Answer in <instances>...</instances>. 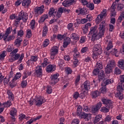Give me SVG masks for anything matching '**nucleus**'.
I'll use <instances>...</instances> for the list:
<instances>
[{"mask_svg": "<svg viewBox=\"0 0 124 124\" xmlns=\"http://www.w3.org/2000/svg\"><path fill=\"white\" fill-rule=\"evenodd\" d=\"M106 44H107L108 46L104 52L106 55H108L109 54H110V53L108 52V51L109 50H110V49H112V48H113V45L112 44V41H110L109 40H107L106 41Z\"/></svg>", "mask_w": 124, "mask_h": 124, "instance_id": "nucleus-8", "label": "nucleus"}, {"mask_svg": "<svg viewBox=\"0 0 124 124\" xmlns=\"http://www.w3.org/2000/svg\"><path fill=\"white\" fill-rule=\"evenodd\" d=\"M48 64H49V60L47 58H45L43 62L42 63V65L43 67H46Z\"/></svg>", "mask_w": 124, "mask_h": 124, "instance_id": "nucleus-40", "label": "nucleus"}, {"mask_svg": "<svg viewBox=\"0 0 124 124\" xmlns=\"http://www.w3.org/2000/svg\"><path fill=\"white\" fill-rule=\"evenodd\" d=\"M29 15L27 13H25L24 11H21L18 14V16H16L15 14H13L10 16V19L11 20H14L15 19V22L18 24L22 20L23 22L26 23L27 20H28Z\"/></svg>", "mask_w": 124, "mask_h": 124, "instance_id": "nucleus-2", "label": "nucleus"}, {"mask_svg": "<svg viewBox=\"0 0 124 124\" xmlns=\"http://www.w3.org/2000/svg\"><path fill=\"white\" fill-rule=\"evenodd\" d=\"M32 36V33H31V29H27L26 31V37L27 38H31Z\"/></svg>", "mask_w": 124, "mask_h": 124, "instance_id": "nucleus-35", "label": "nucleus"}, {"mask_svg": "<svg viewBox=\"0 0 124 124\" xmlns=\"http://www.w3.org/2000/svg\"><path fill=\"white\" fill-rule=\"evenodd\" d=\"M31 0H23L22 1V6H24V7H29V6H31Z\"/></svg>", "mask_w": 124, "mask_h": 124, "instance_id": "nucleus-19", "label": "nucleus"}, {"mask_svg": "<svg viewBox=\"0 0 124 124\" xmlns=\"http://www.w3.org/2000/svg\"><path fill=\"white\" fill-rule=\"evenodd\" d=\"M77 0H64L62 2L63 6L64 7H67V6H70V5H72L74 3H76Z\"/></svg>", "mask_w": 124, "mask_h": 124, "instance_id": "nucleus-11", "label": "nucleus"}, {"mask_svg": "<svg viewBox=\"0 0 124 124\" xmlns=\"http://www.w3.org/2000/svg\"><path fill=\"white\" fill-rule=\"evenodd\" d=\"M7 93L10 100L13 101V100H14V94L13 93H12V92H11L10 90H8Z\"/></svg>", "mask_w": 124, "mask_h": 124, "instance_id": "nucleus-22", "label": "nucleus"}, {"mask_svg": "<svg viewBox=\"0 0 124 124\" xmlns=\"http://www.w3.org/2000/svg\"><path fill=\"white\" fill-rule=\"evenodd\" d=\"M24 57H25L24 53H22L21 55H20V54L19 53H16L15 54L14 59L15 61H16V60H18L17 62L18 63H21V62H22V61H23V59H24Z\"/></svg>", "mask_w": 124, "mask_h": 124, "instance_id": "nucleus-12", "label": "nucleus"}, {"mask_svg": "<svg viewBox=\"0 0 124 124\" xmlns=\"http://www.w3.org/2000/svg\"><path fill=\"white\" fill-rule=\"evenodd\" d=\"M11 31L12 30L10 28H8L6 31V33L4 34L3 36H5V35H8L9 34H10L11 33Z\"/></svg>", "mask_w": 124, "mask_h": 124, "instance_id": "nucleus-59", "label": "nucleus"}, {"mask_svg": "<svg viewBox=\"0 0 124 124\" xmlns=\"http://www.w3.org/2000/svg\"><path fill=\"white\" fill-rule=\"evenodd\" d=\"M112 68H111V67H109V65H107L105 69L106 73H107L108 74L111 73V72H112Z\"/></svg>", "mask_w": 124, "mask_h": 124, "instance_id": "nucleus-44", "label": "nucleus"}, {"mask_svg": "<svg viewBox=\"0 0 124 124\" xmlns=\"http://www.w3.org/2000/svg\"><path fill=\"white\" fill-rule=\"evenodd\" d=\"M101 103H98L96 105H94L92 108V113L93 114H96L98 112V110L101 108Z\"/></svg>", "mask_w": 124, "mask_h": 124, "instance_id": "nucleus-15", "label": "nucleus"}, {"mask_svg": "<svg viewBox=\"0 0 124 124\" xmlns=\"http://www.w3.org/2000/svg\"><path fill=\"white\" fill-rule=\"evenodd\" d=\"M49 44H50V41H49V39H46L43 43V46L45 47H47Z\"/></svg>", "mask_w": 124, "mask_h": 124, "instance_id": "nucleus-45", "label": "nucleus"}, {"mask_svg": "<svg viewBox=\"0 0 124 124\" xmlns=\"http://www.w3.org/2000/svg\"><path fill=\"white\" fill-rule=\"evenodd\" d=\"M82 113V106H79L78 108L77 115L78 116Z\"/></svg>", "mask_w": 124, "mask_h": 124, "instance_id": "nucleus-53", "label": "nucleus"}, {"mask_svg": "<svg viewBox=\"0 0 124 124\" xmlns=\"http://www.w3.org/2000/svg\"><path fill=\"white\" fill-rule=\"evenodd\" d=\"M14 49V48L13 47V46H9L7 48V52H12Z\"/></svg>", "mask_w": 124, "mask_h": 124, "instance_id": "nucleus-62", "label": "nucleus"}, {"mask_svg": "<svg viewBox=\"0 0 124 124\" xmlns=\"http://www.w3.org/2000/svg\"><path fill=\"white\" fill-rule=\"evenodd\" d=\"M118 66L121 68V69H124V60H120L118 62Z\"/></svg>", "mask_w": 124, "mask_h": 124, "instance_id": "nucleus-30", "label": "nucleus"}, {"mask_svg": "<svg viewBox=\"0 0 124 124\" xmlns=\"http://www.w3.org/2000/svg\"><path fill=\"white\" fill-rule=\"evenodd\" d=\"M38 59L37 56H31V59L27 62V63H30L31 62H36Z\"/></svg>", "mask_w": 124, "mask_h": 124, "instance_id": "nucleus-31", "label": "nucleus"}, {"mask_svg": "<svg viewBox=\"0 0 124 124\" xmlns=\"http://www.w3.org/2000/svg\"><path fill=\"white\" fill-rule=\"evenodd\" d=\"M47 72L50 73L56 70V65H49L46 67Z\"/></svg>", "mask_w": 124, "mask_h": 124, "instance_id": "nucleus-18", "label": "nucleus"}, {"mask_svg": "<svg viewBox=\"0 0 124 124\" xmlns=\"http://www.w3.org/2000/svg\"><path fill=\"white\" fill-rule=\"evenodd\" d=\"M124 7V5L123 4H119L117 6V10H118V11H122Z\"/></svg>", "mask_w": 124, "mask_h": 124, "instance_id": "nucleus-61", "label": "nucleus"}, {"mask_svg": "<svg viewBox=\"0 0 124 124\" xmlns=\"http://www.w3.org/2000/svg\"><path fill=\"white\" fill-rule=\"evenodd\" d=\"M46 92L49 94H50V93H52V87H51V86H47Z\"/></svg>", "mask_w": 124, "mask_h": 124, "instance_id": "nucleus-60", "label": "nucleus"}, {"mask_svg": "<svg viewBox=\"0 0 124 124\" xmlns=\"http://www.w3.org/2000/svg\"><path fill=\"white\" fill-rule=\"evenodd\" d=\"M118 92H122L124 91V85L123 83H119L117 87Z\"/></svg>", "mask_w": 124, "mask_h": 124, "instance_id": "nucleus-26", "label": "nucleus"}, {"mask_svg": "<svg viewBox=\"0 0 124 124\" xmlns=\"http://www.w3.org/2000/svg\"><path fill=\"white\" fill-rule=\"evenodd\" d=\"M80 124V120L78 119H73L71 122V124Z\"/></svg>", "mask_w": 124, "mask_h": 124, "instance_id": "nucleus-55", "label": "nucleus"}, {"mask_svg": "<svg viewBox=\"0 0 124 124\" xmlns=\"http://www.w3.org/2000/svg\"><path fill=\"white\" fill-rule=\"evenodd\" d=\"M21 42H22V39H21L20 38H18L16 39L15 41V46H16V47H20Z\"/></svg>", "mask_w": 124, "mask_h": 124, "instance_id": "nucleus-29", "label": "nucleus"}, {"mask_svg": "<svg viewBox=\"0 0 124 124\" xmlns=\"http://www.w3.org/2000/svg\"><path fill=\"white\" fill-rule=\"evenodd\" d=\"M98 94H99V92L97 91L92 92L91 93V95L92 96L93 98H95V97H97Z\"/></svg>", "mask_w": 124, "mask_h": 124, "instance_id": "nucleus-33", "label": "nucleus"}, {"mask_svg": "<svg viewBox=\"0 0 124 124\" xmlns=\"http://www.w3.org/2000/svg\"><path fill=\"white\" fill-rule=\"evenodd\" d=\"M58 11L54 8H50L48 12V15L50 17H54L55 19H58L57 16H58Z\"/></svg>", "mask_w": 124, "mask_h": 124, "instance_id": "nucleus-7", "label": "nucleus"}, {"mask_svg": "<svg viewBox=\"0 0 124 124\" xmlns=\"http://www.w3.org/2000/svg\"><path fill=\"white\" fill-rule=\"evenodd\" d=\"M95 67V68H97L98 69H102V68H103V66L102 65V62H101V61H98Z\"/></svg>", "mask_w": 124, "mask_h": 124, "instance_id": "nucleus-28", "label": "nucleus"}, {"mask_svg": "<svg viewBox=\"0 0 124 124\" xmlns=\"http://www.w3.org/2000/svg\"><path fill=\"white\" fill-rule=\"evenodd\" d=\"M107 65H108L109 67L113 68L116 65V63L115 61L113 60H110L109 61Z\"/></svg>", "mask_w": 124, "mask_h": 124, "instance_id": "nucleus-37", "label": "nucleus"}, {"mask_svg": "<svg viewBox=\"0 0 124 124\" xmlns=\"http://www.w3.org/2000/svg\"><path fill=\"white\" fill-rule=\"evenodd\" d=\"M101 118H102V116L101 115H97L93 120L94 124L98 123V122L100 121Z\"/></svg>", "mask_w": 124, "mask_h": 124, "instance_id": "nucleus-32", "label": "nucleus"}, {"mask_svg": "<svg viewBox=\"0 0 124 124\" xmlns=\"http://www.w3.org/2000/svg\"><path fill=\"white\" fill-rule=\"evenodd\" d=\"M35 26V20L33 19L31 21L30 23V27L32 30H33V29H34Z\"/></svg>", "mask_w": 124, "mask_h": 124, "instance_id": "nucleus-51", "label": "nucleus"}, {"mask_svg": "<svg viewBox=\"0 0 124 124\" xmlns=\"http://www.w3.org/2000/svg\"><path fill=\"white\" fill-rule=\"evenodd\" d=\"M58 39H59V40H62V39H64L66 37V35H61V34H58Z\"/></svg>", "mask_w": 124, "mask_h": 124, "instance_id": "nucleus-58", "label": "nucleus"}, {"mask_svg": "<svg viewBox=\"0 0 124 124\" xmlns=\"http://www.w3.org/2000/svg\"><path fill=\"white\" fill-rule=\"evenodd\" d=\"M10 115L12 116V119L13 122H15V116H16L17 115V109L16 108H11L10 112Z\"/></svg>", "mask_w": 124, "mask_h": 124, "instance_id": "nucleus-17", "label": "nucleus"}, {"mask_svg": "<svg viewBox=\"0 0 124 124\" xmlns=\"http://www.w3.org/2000/svg\"><path fill=\"white\" fill-rule=\"evenodd\" d=\"M21 76H22V75H21V73H17L16 74L15 78L12 80V82L14 84H11V86L12 88H14V87H15V81H16V80H18V79H20V78H21Z\"/></svg>", "mask_w": 124, "mask_h": 124, "instance_id": "nucleus-16", "label": "nucleus"}, {"mask_svg": "<svg viewBox=\"0 0 124 124\" xmlns=\"http://www.w3.org/2000/svg\"><path fill=\"white\" fill-rule=\"evenodd\" d=\"M59 53V47L58 46H53L50 49V58L51 60H55L56 55Z\"/></svg>", "mask_w": 124, "mask_h": 124, "instance_id": "nucleus-5", "label": "nucleus"}, {"mask_svg": "<svg viewBox=\"0 0 124 124\" xmlns=\"http://www.w3.org/2000/svg\"><path fill=\"white\" fill-rule=\"evenodd\" d=\"M48 32V27L47 26H45L43 27V36H46L47 33Z\"/></svg>", "mask_w": 124, "mask_h": 124, "instance_id": "nucleus-41", "label": "nucleus"}, {"mask_svg": "<svg viewBox=\"0 0 124 124\" xmlns=\"http://www.w3.org/2000/svg\"><path fill=\"white\" fill-rule=\"evenodd\" d=\"M80 14H81V15H86V14H88V10H87L86 8H81L79 10Z\"/></svg>", "mask_w": 124, "mask_h": 124, "instance_id": "nucleus-39", "label": "nucleus"}, {"mask_svg": "<svg viewBox=\"0 0 124 124\" xmlns=\"http://www.w3.org/2000/svg\"><path fill=\"white\" fill-rule=\"evenodd\" d=\"M33 102L34 105L39 107L42 105L43 103L46 102V100L42 96L36 97L33 99Z\"/></svg>", "mask_w": 124, "mask_h": 124, "instance_id": "nucleus-4", "label": "nucleus"}, {"mask_svg": "<svg viewBox=\"0 0 124 124\" xmlns=\"http://www.w3.org/2000/svg\"><path fill=\"white\" fill-rule=\"evenodd\" d=\"M35 75L37 77H41L42 76V67L41 66H37L35 69Z\"/></svg>", "mask_w": 124, "mask_h": 124, "instance_id": "nucleus-13", "label": "nucleus"}, {"mask_svg": "<svg viewBox=\"0 0 124 124\" xmlns=\"http://www.w3.org/2000/svg\"><path fill=\"white\" fill-rule=\"evenodd\" d=\"M105 75H104V71H101L99 75H98L99 79H103Z\"/></svg>", "mask_w": 124, "mask_h": 124, "instance_id": "nucleus-57", "label": "nucleus"}, {"mask_svg": "<svg viewBox=\"0 0 124 124\" xmlns=\"http://www.w3.org/2000/svg\"><path fill=\"white\" fill-rule=\"evenodd\" d=\"M110 108L104 107L101 108V112H104V113H108V112H109V109Z\"/></svg>", "mask_w": 124, "mask_h": 124, "instance_id": "nucleus-50", "label": "nucleus"}, {"mask_svg": "<svg viewBox=\"0 0 124 124\" xmlns=\"http://www.w3.org/2000/svg\"><path fill=\"white\" fill-rule=\"evenodd\" d=\"M105 26H106L105 21L102 22L100 24L98 29V33H97L98 31L97 30V26H94L90 28L89 35L91 36L92 40L93 41H94L95 39H97V36H99V37H101L104 35V33L105 32Z\"/></svg>", "mask_w": 124, "mask_h": 124, "instance_id": "nucleus-1", "label": "nucleus"}, {"mask_svg": "<svg viewBox=\"0 0 124 124\" xmlns=\"http://www.w3.org/2000/svg\"><path fill=\"white\" fill-rule=\"evenodd\" d=\"M4 105V107L9 108L12 105V103H11V101H8L6 103L2 104Z\"/></svg>", "mask_w": 124, "mask_h": 124, "instance_id": "nucleus-46", "label": "nucleus"}, {"mask_svg": "<svg viewBox=\"0 0 124 124\" xmlns=\"http://www.w3.org/2000/svg\"><path fill=\"white\" fill-rule=\"evenodd\" d=\"M67 28L68 30V31H74V27H73V23H69L67 25Z\"/></svg>", "mask_w": 124, "mask_h": 124, "instance_id": "nucleus-38", "label": "nucleus"}, {"mask_svg": "<svg viewBox=\"0 0 124 124\" xmlns=\"http://www.w3.org/2000/svg\"><path fill=\"white\" fill-rule=\"evenodd\" d=\"M102 101L103 104L106 105V107H108V108H113V104H112L111 100L107 98H104L102 99Z\"/></svg>", "mask_w": 124, "mask_h": 124, "instance_id": "nucleus-10", "label": "nucleus"}, {"mask_svg": "<svg viewBox=\"0 0 124 124\" xmlns=\"http://www.w3.org/2000/svg\"><path fill=\"white\" fill-rule=\"evenodd\" d=\"M116 97H118L120 99H123L124 98V94L120 92H117L115 94Z\"/></svg>", "mask_w": 124, "mask_h": 124, "instance_id": "nucleus-42", "label": "nucleus"}, {"mask_svg": "<svg viewBox=\"0 0 124 124\" xmlns=\"http://www.w3.org/2000/svg\"><path fill=\"white\" fill-rule=\"evenodd\" d=\"M6 56V51H3L2 54L0 55V60L2 61L4 57Z\"/></svg>", "mask_w": 124, "mask_h": 124, "instance_id": "nucleus-54", "label": "nucleus"}, {"mask_svg": "<svg viewBox=\"0 0 124 124\" xmlns=\"http://www.w3.org/2000/svg\"><path fill=\"white\" fill-rule=\"evenodd\" d=\"M103 17H102V16L101 15H98L97 18L95 19V23L96 25H98L101 21H102V19Z\"/></svg>", "mask_w": 124, "mask_h": 124, "instance_id": "nucleus-36", "label": "nucleus"}, {"mask_svg": "<svg viewBox=\"0 0 124 124\" xmlns=\"http://www.w3.org/2000/svg\"><path fill=\"white\" fill-rule=\"evenodd\" d=\"M85 5H86L87 7H88L90 10H93V9H94V5L93 3H89L87 2V4Z\"/></svg>", "mask_w": 124, "mask_h": 124, "instance_id": "nucleus-34", "label": "nucleus"}, {"mask_svg": "<svg viewBox=\"0 0 124 124\" xmlns=\"http://www.w3.org/2000/svg\"><path fill=\"white\" fill-rule=\"evenodd\" d=\"M92 24L90 23H87L84 26V29L85 31H88L89 28H91Z\"/></svg>", "mask_w": 124, "mask_h": 124, "instance_id": "nucleus-63", "label": "nucleus"}, {"mask_svg": "<svg viewBox=\"0 0 124 124\" xmlns=\"http://www.w3.org/2000/svg\"><path fill=\"white\" fill-rule=\"evenodd\" d=\"M114 73L115 74H116V75H119L121 74V73H122V71H121V70L119 68L116 67L115 69Z\"/></svg>", "mask_w": 124, "mask_h": 124, "instance_id": "nucleus-52", "label": "nucleus"}, {"mask_svg": "<svg viewBox=\"0 0 124 124\" xmlns=\"http://www.w3.org/2000/svg\"><path fill=\"white\" fill-rule=\"evenodd\" d=\"M65 71L67 74H71L72 73V70L69 67H65Z\"/></svg>", "mask_w": 124, "mask_h": 124, "instance_id": "nucleus-49", "label": "nucleus"}, {"mask_svg": "<svg viewBox=\"0 0 124 124\" xmlns=\"http://www.w3.org/2000/svg\"><path fill=\"white\" fill-rule=\"evenodd\" d=\"M70 38L71 39H74V40H79L80 39V36L77 33H73L71 34Z\"/></svg>", "mask_w": 124, "mask_h": 124, "instance_id": "nucleus-24", "label": "nucleus"}, {"mask_svg": "<svg viewBox=\"0 0 124 124\" xmlns=\"http://www.w3.org/2000/svg\"><path fill=\"white\" fill-rule=\"evenodd\" d=\"M15 36L14 35H6L3 36V40L4 41H11V40H13V39H15Z\"/></svg>", "mask_w": 124, "mask_h": 124, "instance_id": "nucleus-20", "label": "nucleus"}, {"mask_svg": "<svg viewBox=\"0 0 124 124\" xmlns=\"http://www.w3.org/2000/svg\"><path fill=\"white\" fill-rule=\"evenodd\" d=\"M62 14V8H61L59 9L58 11H57V18L59 19V18L61 17Z\"/></svg>", "mask_w": 124, "mask_h": 124, "instance_id": "nucleus-47", "label": "nucleus"}, {"mask_svg": "<svg viewBox=\"0 0 124 124\" xmlns=\"http://www.w3.org/2000/svg\"><path fill=\"white\" fill-rule=\"evenodd\" d=\"M78 116L80 119H86L87 121H89L91 118H92V115L91 114H87L85 112H81L80 114H78Z\"/></svg>", "mask_w": 124, "mask_h": 124, "instance_id": "nucleus-14", "label": "nucleus"}, {"mask_svg": "<svg viewBox=\"0 0 124 124\" xmlns=\"http://www.w3.org/2000/svg\"><path fill=\"white\" fill-rule=\"evenodd\" d=\"M48 15H43L40 18V20L39 21V23H43L46 19H48Z\"/></svg>", "mask_w": 124, "mask_h": 124, "instance_id": "nucleus-27", "label": "nucleus"}, {"mask_svg": "<svg viewBox=\"0 0 124 124\" xmlns=\"http://www.w3.org/2000/svg\"><path fill=\"white\" fill-rule=\"evenodd\" d=\"M24 35V31L20 30L17 32V36L22 37Z\"/></svg>", "mask_w": 124, "mask_h": 124, "instance_id": "nucleus-56", "label": "nucleus"}, {"mask_svg": "<svg viewBox=\"0 0 124 124\" xmlns=\"http://www.w3.org/2000/svg\"><path fill=\"white\" fill-rule=\"evenodd\" d=\"M84 90L85 91H89L91 88V85L90 84V81H86L83 84Z\"/></svg>", "mask_w": 124, "mask_h": 124, "instance_id": "nucleus-23", "label": "nucleus"}, {"mask_svg": "<svg viewBox=\"0 0 124 124\" xmlns=\"http://www.w3.org/2000/svg\"><path fill=\"white\" fill-rule=\"evenodd\" d=\"M60 76L59 73H56L53 75H52L50 77L51 80L50 81V85L53 86L55 85L56 83H58V78Z\"/></svg>", "mask_w": 124, "mask_h": 124, "instance_id": "nucleus-6", "label": "nucleus"}, {"mask_svg": "<svg viewBox=\"0 0 124 124\" xmlns=\"http://www.w3.org/2000/svg\"><path fill=\"white\" fill-rule=\"evenodd\" d=\"M63 45V46L64 48H66L67 47V46L70 43V38L69 37H66V39L64 40Z\"/></svg>", "mask_w": 124, "mask_h": 124, "instance_id": "nucleus-25", "label": "nucleus"}, {"mask_svg": "<svg viewBox=\"0 0 124 124\" xmlns=\"http://www.w3.org/2000/svg\"><path fill=\"white\" fill-rule=\"evenodd\" d=\"M99 93H103V94L106 93H107V89H106V86L103 84V83H102L101 88L99 89Z\"/></svg>", "mask_w": 124, "mask_h": 124, "instance_id": "nucleus-21", "label": "nucleus"}, {"mask_svg": "<svg viewBox=\"0 0 124 124\" xmlns=\"http://www.w3.org/2000/svg\"><path fill=\"white\" fill-rule=\"evenodd\" d=\"M111 55L115 56V57H119V54H118V50L116 48H114L111 52Z\"/></svg>", "mask_w": 124, "mask_h": 124, "instance_id": "nucleus-48", "label": "nucleus"}, {"mask_svg": "<svg viewBox=\"0 0 124 124\" xmlns=\"http://www.w3.org/2000/svg\"><path fill=\"white\" fill-rule=\"evenodd\" d=\"M58 65L60 67H62L63 65V60L60 59L58 62Z\"/></svg>", "mask_w": 124, "mask_h": 124, "instance_id": "nucleus-64", "label": "nucleus"}, {"mask_svg": "<svg viewBox=\"0 0 124 124\" xmlns=\"http://www.w3.org/2000/svg\"><path fill=\"white\" fill-rule=\"evenodd\" d=\"M93 58L96 59V56H98V55H100V54L102 53L101 46L99 44L95 45L93 47Z\"/></svg>", "mask_w": 124, "mask_h": 124, "instance_id": "nucleus-3", "label": "nucleus"}, {"mask_svg": "<svg viewBox=\"0 0 124 124\" xmlns=\"http://www.w3.org/2000/svg\"><path fill=\"white\" fill-rule=\"evenodd\" d=\"M113 82H114L113 79H107V80L104 81V83H103L102 84H103V85H105V86H106L107 85H109V84L113 83Z\"/></svg>", "mask_w": 124, "mask_h": 124, "instance_id": "nucleus-43", "label": "nucleus"}, {"mask_svg": "<svg viewBox=\"0 0 124 124\" xmlns=\"http://www.w3.org/2000/svg\"><path fill=\"white\" fill-rule=\"evenodd\" d=\"M34 12L36 15H41L44 12V5H43L40 7L35 8Z\"/></svg>", "mask_w": 124, "mask_h": 124, "instance_id": "nucleus-9", "label": "nucleus"}]
</instances>
